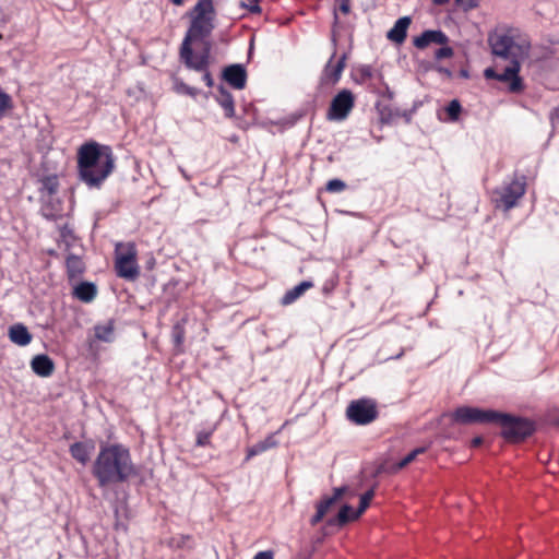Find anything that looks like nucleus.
<instances>
[{
    "instance_id": "obj_1",
    "label": "nucleus",
    "mask_w": 559,
    "mask_h": 559,
    "mask_svg": "<svg viewBox=\"0 0 559 559\" xmlns=\"http://www.w3.org/2000/svg\"><path fill=\"white\" fill-rule=\"evenodd\" d=\"M92 474L100 488L127 481L135 475L130 450L121 443L100 444L92 466Z\"/></svg>"
},
{
    "instance_id": "obj_2",
    "label": "nucleus",
    "mask_w": 559,
    "mask_h": 559,
    "mask_svg": "<svg viewBox=\"0 0 559 559\" xmlns=\"http://www.w3.org/2000/svg\"><path fill=\"white\" fill-rule=\"evenodd\" d=\"M115 162L110 146L96 141L85 142L76 153L78 179L90 189H100L114 171Z\"/></svg>"
},
{
    "instance_id": "obj_3",
    "label": "nucleus",
    "mask_w": 559,
    "mask_h": 559,
    "mask_svg": "<svg viewBox=\"0 0 559 559\" xmlns=\"http://www.w3.org/2000/svg\"><path fill=\"white\" fill-rule=\"evenodd\" d=\"M348 490L349 487L344 485L333 488L331 495H323L316 504V512L310 520L311 524H318L330 515L332 516L326 524H347L358 520L370 506L374 497V488H370L360 496L359 506L356 509L348 503H342V498Z\"/></svg>"
},
{
    "instance_id": "obj_4",
    "label": "nucleus",
    "mask_w": 559,
    "mask_h": 559,
    "mask_svg": "<svg viewBox=\"0 0 559 559\" xmlns=\"http://www.w3.org/2000/svg\"><path fill=\"white\" fill-rule=\"evenodd\" d=\"M501 427V436L509 442H521L535 431L534 423L530 419L496 411L495 421Z\"/></svg>"
},
{
    "instance_id": "obj_5",
    "label": "nucleus",
    "mask_w": 559,
    "mask_h": 559,
    "mask_svg": "<svg viewBox=\"0 0 559 559\" xmlns=\"http://www.w3.org/2000/svg\"><path fill=\"white\" fill-rule=\"evenodd\" d=\"M488 41L492 53L506 60L525 59L528 55V46L515 43L507 34L490 35Z\"/></svg>"
},
{
    "instance_id": "obj_6",
    "label": "nucleus",
    "mask_w": 559,
    "mask_h": 559,
    "mask_svg": "<svg viewBox=\"0 0 559 559\" xmlns=\"http://www.w3.org/2000/svg\"><path fill=\"white\" fill-rule=\"evenodd\" d=\"M115 270L117 275L124 280L134 281L139 277L140 269L134 245L129 243L122 250L120 246L116 248Z\"/></svg>"
},
{
    "instance_id": "obj_7",
    "label": "nucleus",
    "mask_w": 559,
    "mask_h": 559,
    "mask_svg": "<svg viewBox=\"0 0 559 559\" xmlns=\"http://www.w3.org/2000/svg\"><path fill=\"white\" fill-rule=\"evenodd\" d=\"M214 28V16H192L189 28L181 43L185 53H190L192 43L203 41L210 37Z\"/></svg>"
},
{
    "instance_id": "obj_8",
    "label": "nucleus",
    "mask_w": 559,
    "mask_h": 559,
    "mask_svg": "<svg viewBox=\"0 0 559 559\" xmlns=\"http://www.w3.org/2000/svg\"><path fill=\"white\" fill-rule=\"evenodd\" d=\"M526 189L525 177H515L495 192L496 206L509 211L514 207L518 201L524 195Z\"/></svg>"
},
{
    "instance_id": "obj_9",
    "label": "nucleus",
    "mask_w": 559,
    "mask_h": 559,
    "mask_svg": "<svg viewBox=\"0 0 559 559\" xmlns=\"http://www.w3.org/2000/svg\"><path fill=\"white\" fill-rule=\"evenodd\" d=\"M523 59L509 60L510 64L506 67L502 73H498L493 68H487L484 71V76L487 80H497L500 82L509 83V92L521 93L524 90V83L519 75L521 70V61Z\"/></svg>"
},
{
    "instance_id": "obj_10",
    "label": "nucleus",
    "mask_w": 559,
    "mask_h": 559,
    "mask_svg": "<svg viewBox=\"0 0 559 559\" xmlns=\"http://www.w3.org/2000/svg\"><path fill=\"white\" fill-rule=\"evenodd\" d=\"M347 418L356 425H368L377 419V404L371 399L352 401L346 409Z\"/></svg>"
},
{
    "instance_id": "obj_11",
    "label": "nucleus",
    "mask_w": 559,
    "mask_h": 559,
    "mask_svg": "<svg viewBox=\"0 0 559 559\" xmlns=\"http://www.w3.org/2000/svg\"><path fill=\"white\" fill-rule=\"evenodd\" d=\"M496 411L493 409H481L472 406L457 407L452 413V420L461 425L471 424H493Z\"/></svg>"
},
{
    "instance_id": "obj_12",
    "label": "nucleus",
    "mask_w": 559,
    "mask_h": 559,
    "mask_svg": "<svg viewBox=\"0 0 559 559\" xmlns=\"http://www.w3.org/2000/svg\"><path fill=\"white\" fill-rule=\"evenodd\" d=\"M355 106V96L352 91L343 88L331 100L326 112L329 121L345 120Z\"/></svg>"
},
{
    "instance_id": "obj_13",
    "label": "nucleus",
    "mask_w": 559,
    "mask_h": 559,
    "mask_svg": "<svg viewBox=\"0 0 559 559\" xmlns=\"http://www.w3.org/2000/svg\"><path fill=\"white\" fill-rule=\"evenodd\" d=\"M202 43V49L199 53H194L192 45L190 46V53L186 55L183 51V45L179 49L180 61L189 70H205L210 68V59L212 51V43L206 38Z\"/></svg>"
},
{
    "instance_id": "obj_14",
    "label": "nucleus",
    "mask_w": 559,
    "mask_h": 559,
    "mask_svg": "<svg viewBox=\"0 0 559 559\" xmlns=\"http://www.w3.org/2000/svg\"><path fill=\"white\" fill-rule=\"evenodd\" d=\"M335 52L331 56L329 61L326 62L322 75H321V83L322 84H336L344 71L345 62H346V53H343L336 62H334Z\"/></svg>"
},
{
    "instance_id": "obj_15",
    "label": "nucleus",
    "mask_w": 559,
    "mask_h": 559,
    "mask_svg": "<svg viewBox=\"0 0 559 559\" xmlns=\"http://www.w3.org/2000/svg\"><path fill=\"white\" fill-rule=\"evenodd\" d=\"M222 78L231 87L242 90L247 83V71L242 64L235 63L224 68Z\"/></svg>"
},
{
    "instance_id": "obj_16",
    "label": "nucleus",
    "mask_w": 559,
    "mask_h": 559,
    "mask_svg": "<svg viewBox=\"0 0 559 559\" xmlns=\"http://www.w3.org/2000/svg\"><path fill=\"white\" fill-rule=\"evenodd\" d=\"M449 37L441 29H427L415 37L413 44L418 49H425L430 44L448 45Z\"/></svg>"
},
{
    "instance_id": "obj_17",
    "label": "nucleus",
    "mask_w": 559,
    "mask_h": 559,
    "mask_svg": "<svg viewBox=\"0 0 559 559\" xmlns=\"http://www.w3.org/2000/svg\"><path fill=\"white\" fill-rule=\"evenodd\" d=\"M94 449L95 445L93 441H78L70 445L69 452L76 462L84 466L91 460Z\"/></svg>"
},
{
    "instance_id": "obj_18",
    "label": "nucleus",
    "mask_w": 559,
    "mask_h": 559,
    "mask_svg": "<svg viewBox=\"0 0 559 559\" xmlns=\"http://www.w3.org/2000/svg\"><path fill=\"white\" fill-rule=\"evenodd\" d=\"M31 367L34 373L43 378L51 376L55 370V364L52 359L45 354L34 356L31 361Z\"/></svg>"
},
{
    "instance_id": "obj_19",
    "label": "nucleus",
    "mask_w": 559,
    "mask_h": 559,
    "mask_svg": "<svg viewBox=\"0 0 559 559\" xmlns=\"http://www.w3.org/2000/svg\"><path fill=\"white\" fill-rule=\"evenodd\" d=\"M412 20L409 16L400 17L388 32L386 37L393 43L402 44L407 36V28L411 25Z\"/></svg>"
},
{
    "instance_id": "obj_20",
    "label": "nucleus",
    "mask_w": 559,
    "mask_h": 559,
    "mask_svg": "<svg viewBox=\"0 0 559 559\" xmlns=\"http://www.w3.org/2000/svg\"><path fill=\"white\" fill-rule=\"evenodd\" d=\"M40 187L38 188L40 200L44 198H52L59 190V178L57 175H47L38 179Z\"/></svg>"
},
{
    "instance_id": "obj_21",
    "label": "nucleus",
    "mask_w": 559,
    "mask_h": 559,
    "mask_svg": "<svg viewBox=\"0 0 559 559\" xmlns=\"http://www.w3.org/2000/svg\"><path fill=\"white\" fill-rule=\"evenodd\" d=\"M215 100L224 109L226 118H233L235 116L234 97L223 85L218 86Z\"/></svg>"
},
{
    "instance_id": "obj_22",
    "label": "nucleus",
    "mask_w": 559,
    "mask_h": 559,
    "mask_svg": "<svg viewBox=\"0 0 559 559\" xmlns=\"http://www.w3.org/2000/svg\"><path fill=\"white\" fill-rule=\"evenodd\" d=\"M9 337L12 343L19 346H26L32 342V334L27 330V328L22 323H16L10 326L9 329Z\"/></svg>"
},
{
    "instance_id": "obj_23",
    "label": "nucleus",
    "mask_w": 559,
    "mask_h": 559,
    "mask_svg": "<svg viewBox=\"0 0 559 559\" xmlns=\"http://www.w3.org/2000/svg\"><path fill=\"white\" fill-rule=\"evenodd\" d=\"M97 295V287L92 282H81L73 289V296L82 302H91Z\"/></svg>"
},
{
    "instance_id": "obj_24",
    "label": "nucleus",
    "mask_w": 559,
    "mask_h": 559,
    "mask_svg": "<svg viewBox=\"0 0 559 559\" xmlns=\"http://www.w3.org/2000/svg\"><path fill=\"white\" fill-rule=\"evenodd\" d=\"M313 287V283L311 281H302L298 285L294 286L292 289H288L281 299V304L284 306L290 305L296 301L301 295L305 294L306 290Z\"/></svg>"
},
{
    "instance_id": "obj_25",
    "label": "nucleus",
    "mask_w": 559,
    "mask_h": 559,
    "mask_svg": "<svg viewBox=\"0 0 559 559\" xmlns=\"http://www.w3.org/2000/svg\"><path fill=\"white\" fill-rule=\"evenodd\" d=\"M41 201L40 213L48 221L58 219L60 214V202H53L52 198H44Z\"/></svg>"
},
{
    "instance_id": "obj_26",
    "label": "nucleus",
    "mask_w": 559,
    "mask_h": 559,
    "mask_svg": "<svg viewBox=\"0 0 559 559\" xmlns=\"http://www.w3.org/2000/svg\"><path fill=\"white\" fill-rule=\"evenodd\" d=\"M276 445L277 441L275 440L273 435H270L264 440L248 448L246 460L248 461L255 455H259L272 448H275Z\"/></svg>"
},
{
    "instance_id": "obj_27",
    "label": "nucleus",
    "mask_w": 559,
    "mask_h": 559,
    "mask_svg": "<svg viewBox=\"0 0 559 559\" xmlns=\"http://www.w3.org/2000/svg\"><path fill=\"white\" fill-rule=\"evenodd\" d=\"M67 273L69 278H75L83 274L85 264L83 260L73 253H70L66 260Z\"/></svg>"
},
{
    "instance_id": "obj_28",
    "label": "nucleus",
    "mask_w": 559,
    "mask_h": 559,
    "mask_svg": "<svg viewBox=\"0 0 559 559\" xmlns=\"http://www.w3.org/2000/svg\"><path fill=\"white\" fill-rule=\"evenodd\" d=\"M187 323V318H182L177 321L171 329V340L177 349H180L185 342L186 330L185 325Z\"/></svg>"
},
{
    "instance_id": "obj_29",
    "label": "nucleus",
    "mask_w": 559,
    "mask_h": 559,
    "mask_svg": "<svg viewBox=\"0 0 559 559\" xmlns=\"http://www.w3.org/2000/svg\"><path fill=\"white\" fill-rule=\"evenodd\" d=\"M114 322L108 321L106 324H98L94 328L95 337L103 342H111L114 340Z\"/></svg>"
},
{
    "instance_id": "obj_30",
    "label": "nucleus",
    "mask_w": 559,
    "mask_h": 559,
    "mask_svg": "<svg viewBox=\"0 0 559 559\" xmlns=\"http://www.w3.org/2000/svg\"><path fill=\"white\" fill-rule=\"evenodd\" d=\"M214 16V5L212 0H198L193 8L191 16Z\"/></svg>"
},
{
    "instance_id": "obj_31",
    "label": "nucleus",
    "mask_w": 559,
    "mask_h": 559,
    "mask_svg": "<svg viewBox=\"0 0 559 559\" xmlns=\"http://www.w3.org/2000/svg\"><path fill=\"white\" fill-rule=\"evenodd\" d=\"M167 545L170 548L191 549L193 548V539L190 535L174 536L167 540Z\"/></svg>"
},
{
    "instance_id": "obj_32",
    "label": "nucleus",
    "mask_w": 559,
    "mask_h": 559,
    "mask_svg": "<svg viewBox=\"0 0 559 559\" xmlns=\"http://www.w3.org/2000/svg\"><path fill=\"white\" fill-rule=\"evenodd\" d=\"M174 90L178 94L188 95L191 97H197L200 94V91L195 87L189 86L183 81L179 79H175L174 81Z\"/></svg>"
},
{
    "instance_id": "obj_33",
    "label": "nucleus",
    "mask_w": 559,
    "mask_h": 559,
    "mask_svg": "<svg viewBox=\"0 0 559 559\" xmlns=\"http://www.w3.org/2000/svg\"><path fill=\"white\" fill-rule=\"evenodd\" d=\"M445 111L450 121H456L462 111L461 103L457 99H452L445 107Z\"/></svg>"
},
{
    "instance_id": "obj_34",
    "label": "nucleus",
    "mask_w": 559,
    "mask_h": 559,
    "mask_svg": "<svg viewBox=\"0 0 559 559\" xmlns=\"http://www.w3.org/2000/svg\"><path fill=\"white\" fill-rule=\"evenodd\" d=\"M13 106L11 96L0 90V119H2L5 112Z\"/></svg>"
},
{
    "instance_id": "obj_35",
    "label": "nucleus",
    "mask_w": 559,
    "mask_h": 559,
    "mask_svg": "<svg viewBox=\"0 0 559 559\" xmlns=\"http://www.w3.org/2000/svg\"><path fill=\"white\" fill-rule=\"evenodd\" d=\"M347 185L341 179H331L325 186V190L330 193H340L346 189Z\"/></svg>"
},
{
    "instance_id": "obj_36",
    "label": "nucleus",
    "mask_w": 559,
    "mask_h": 559,
    "mask_svg": "<svg viewBox=\"0 0 559 559\" xmlns=\"http://www.w3.org/2000/svg\"><path fill=\"white\" fill-rule=\"evenodd\" d=\"M425 451V448H417L411 451L404 459H402L396 465L395 469H402L407 466L411 462H413L416 456Z\"/></svg>"
},
{
    "instance_id": "obj_37",
    "label": "nucleus",
    "mask_w": 559,
    "mask_h": 559,
    "mask_svg": "<svg viewBox=\"0 0 559 559\" xmlns=\"http://www.w3.org/2000/svg\"><path fill=\"white\" fill-rule=\"evenodd\" d=\"M214 432V428L202 429L197 432V445L205 447L210 443V439Z\"/></svg>"
},
{
    "instance_id": "obj_38",
    "label": "nucleus",
    "mask_w": 559,
    "mask_h": 559,
    "mask_svg": "<svg viewBox=\"0 0 559 559\" xmlns=\"http://www.w3.org/2000/svg\"><path fill=\"white\" fill-rule=\"evenodd\" d=\"M260 1L261 0H241L240 7L248 10L252 14H259L261 13Z\"/></svg>"
},
{
    "instance_id": "obj_39",
    "label": "nucleus",
    "mask_w": 559,
    "mask_h": 559,
    "mask_svg": "<svg viewBox=\"0 0 559 559\" xmlns=\"http://www.w3.org/2000/svg\"><path fill=\"white\" fill-rule=\"evenodd\" d=\"M442 46L443 47H441L435 51V58L437 60L451 58L454 55L453 48H451L447 45H442Z\"/></svg>"
},
{
    "instance_id": "obj_40",
    "label": "nucleus",
    "mask_w": 559,
    "mask_h": 559,
    "mask_svg": "<svg viewBox=\"0 0 559 559\" xmlns=\"http://www.w3.org/2000/svg\"><path fill=\"white\" fill-rule=\"evenodd\" d=\"M449 0H433V3L437 4V5H443L448 2ZM456 2L459 3H463L464 0H456ZM466 4L469 9H473V8H476L478 7V0H466Z\"/></svg>"
},
{
    "instance_id": "obj_41",
    "label": "nucleus",
    "mask_w": 559,
    "mask_h": 559,
    "mask_svg": "<svg viewBox=\"0 0 559 559\" xmlns=\"http://www.w3.org/2000/svg\"><path fill=\"white\" fill-rule=\"evenodd\" d=\"M197 72H200L202 73V79L204 81V83L209 86V87H212L214 85V80L212 78V74L209 70V68H206L205 70H195Z\"/></svg>"
},
{
    "instance_id": "obj_42",
    "label": "nucleus",
    "mask_w": 559,
    "mask_h": 559,
    "mask_svg": "<svg viewBox=\"0 0 559 559\" xmlns=\"http://www.w3.org/2000/svg\"><path fill=\"white\" fill-rule=\"evenodd\" d=\"M359 72H360V76H361V80H362V81H366V80H368V79H371V76H372V69H371V67H370V66H364V67H361V68H360V70H359Z\"/></svg>"
},
{
    "instance_id": "obj_43",
    "label": "nucleus",
    "mask_w": 559,
    "mask_h": 559,
    "mask_svg": "<svg viewBox=\"0 0 559 559\" xmlns=\"http://www.w3.org/2000/svg\"><path fill=\"white\" fill-rule=\"evenodd\" d=\"M340 4V11L344 14L350 11V0H335Z\"/></svg>"
},
{
    "instance_id": "obj_44",
    "label": "nucleus",
    "mask_w": 559,
    "mask_h": 559,
    "mask_svg": "<svg viewBox=\"0 0 559 559\" xmlns=\"http://www.w3.org/2000/svg\"><path fill=\"white\" fill-rule=\"evenodd\" d=\"M274 555L271 550L259 551L253 559H273Z\"/></svg>"
},
{
    "instance_id": "obj_45",
    "label": "nucleus",
    "mask_w": 559,
    "mask_h": 559,
    "mask_svg": "<svg viewBox=\"0 0 559 559\" xmlns=\"http://www.w3.org/2000/svg\"><path fill=\"white\" fill-rule=\"evenodd\" d=\"M559 119V107L555 108L550 114V120L552 123L556 122V120Z\"/></svg>"
},
{
    "instance_id": "obj_46",
    "label": "nucleus",
    "mask_w": 559,
    "mask_h": 559,
    "mask_svg": "<svg viewBox=\"0 0 559 559\" xmlns=\"http://www.w3.org/2000/svg\"><path fill=\"white\" fill-rule=\"evenodd\" d=\"M380 119L383 123H388L390 121V115L385 112L384 109L380 111Z\"/></svg>"
},
{
    "instance_id": "obj_47",
    "label": "nucleus",
    "mask_w": 559,
    "mask_h": 559,
    "mask_svg": "<svg viewBox=\"0 0 559 559\" xmlns=\"http://www.w3.org/2000/svg\"><path fill=\"white\" fill-rule=\"evenodd\" d=\"M328 534H330V532L323 531L320 536L316 537L313 542L314 545L321 544Z\"/></svg>"
},
{
    "instance_id": "obj_48",
    "label": "nucleus",
    "mask_w": 559,
    "mask_h": 559,
    "mask_svg": "<svg viewBox=\"0 0 559 559\" xmlns=\"http://www.w3.org/2000/svg\"><path fill=\"white\" fill-rule=\"evenodd\" d=\"M484 439L481 437H475L473 438L471 445L476 448L479 447L483 443Z\"/></svg>"
},
{
    "instance_id": "obj_49",
    "label": "nucleus",
    "mask_w": 559,
    "mask_h": 559,
    "mask_svg": "<svg viewBox=\"0 0 559 559\" xmlns=\"http://www.w3.org/2000/svg\"><path fill=\"white\" fill-rule=\"evenodd\" d=\"M439 71L442 72L443 74H447L448 76L451 75V71L449 69L440 68Z\"/></svg>"
},
{
    "instance_id": "obj_50",
    "label": "nucleus",
    "mask_w": 559,
    "mask_h": 559,
    "mask_svg": "<svg viewBox=\"0 0 559 559\" xmlns=\"http://www.w3.org/2000/svg\"><path fill=\"white\" fill-rule=\"evenodd\" d=\"M171 3L176 4V5H182L183 4V0H170Z\"/></svg>"
},
{
    "instance_id": "obj_51",
    "label": "nucleus",
    "mask_w": 559,
    "mask_h": 559,
    "mask_svg": "<svg viewBox=\"0 0 559 559\" xmlns=\"http://www.w3.org/2000/svg\"><path fill=\"white\" fill-rule=\"evenodd\" d=\"M402 355H403V350L399 355H396L395 358H401Z\"/></svg>"
},
{
    "instance_id": "obj_52",
    "label": "nucleus",
    "mask_w": 559,
    "mask_h": 559,
    "mask_svg": "<svg viewBox=\"0 0 559 559\" xmlns=\"http://www.w3.org/2000/svg\"><path fill=\"white\" fill-rule=\"evenodd\" d=\"M181 174H183V176L188 179V176L185 174V170L183 169H180Z\"/></svg>"
},
{
    "instance_id": "obj_53",
    "label": "nucleus",
    "mask_w": 559,
    "mask_h": 559,
    "mask_svg": "<svg viewBox=\"0 0 559 559\" xmlns=\"http://www.w3.org/2000/svg\"><path fill=\"white\" fill-rule=\"evenodd\" d=\"M0 39H2V34H0Z\"/></svg>"
}]
</instances>
